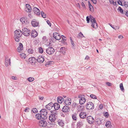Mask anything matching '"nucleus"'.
Listing matches in <instances>:
<instances>
[{
	"instance_id": "obj_1",
	"label": "nucleus",
	"mask_w": 128,
	"mask_h": 128,
	"mask_svg": "<svg viewBox=\"0 0 128 128\" xmlns=\"http://www.w3.org/2000/svg\"><path fill=\"white\" fill-rule=\"evenodd\" d=\"M14 39L16 41L18 42L22 35V32L20 30H16L14 32Z\"/></svg>"
},
{
	"instance_id": "obj_2",
	"label": "nucleus",
	"mask_w": 128,
	"mask_h": 128,
	"mask_svg": "<svg viewBox=\"0 0 128 128\" xmlns=\"http://www.w3.org/2000/svg\"><path fill=\"white\" fill-rule=\"evenodd\" d=\"M89 17H90V22H92V26L94 28H97L98 27V25L96 22V21L95 18L91 15Z\"/></svg>"
},
{
	"instance_id": "obj_3",
	"label": "nucleus",
	"mask_w": 128,
	"mask_h": 128,
	"mask_svg": "<svg viewBox=\"0 0 128 128\" xmlns=\"http://www.w3.org/2000/svg\"><path fill=\"white\" fill-rule=\"evenodd\" d=\"M22 32L23 34L26 36H29L30 34V30L26 28H24L22 29Z\"/></svg>"
},
{
	"instance_id": "obj_4",
	"label": "nucleus",
	"mask_w": 128,
	"mask_h": 128,
	"mask_svg": "<svg viewBox=\"0 0 128 128\" xmlns=\"http://www.w3.org/2000/svg\"><path fill=\"white\" fill-rule=\"evenodd\" d=\"M86 108L88 110H92L94 108V105L92 102H88L86 104Z\"/></svg>"
},
{
	"instance_id": "obj_5",
	"label": "nucleus",
	"mask_w": 128,
	"mask_h": 128,
	"mask_svg": "<svg viewBox=\"0 0 128 128\" xmlns=\"http://www.w3.org/2000/svg\"><path fill=\"white\" fill-rule=\"evenodd\" d=\"M54 52V50L52 47H49L46 50V52L49 55L52 54Z\"/></svg>"
},
{
	"instance_id": "obj_6",
	"label": "nucleus",
	"mask_w": 128,
	"mask_h": 128,
	"mask_svg": "<svg viewBox=\"0 0 128 128\" xmlns=\"http://www.w3.org/2000/svg\"><path fill=\"white\" fill-rule=\"evenodd\" d=\"M40 113L43 116L44 118L46 119L47 118L46 116L48 112L47 111L44 109H42L40 111Z\"/></svg>"
},
{
	"instance_id": "obj_7",
	"label": "nucleus",
	"mask_w": 128,
	"mask_h": 128,
	"mask_svg": "<svg viewBox=\"0 0 128 128\" xmlns=\"http://www.w3.org/2000/svg\"><path fill=\"white\" fill-rule=\"evenodd\" d=\"M5 66L7 67L9 65H11V62L10 59L9 58L8 56H6L5 57Z\"/></svg>"
},
{
	"instance_id": "obj_8",
	"label": "nucleus",
	"mask_w": 128,
	"mask_h": 128,
	"mask_svg": "<svg viewBox=\"0 0 128 128\" xmlns=\"http://www.w3.org/2000/svg\"><path fill=\"white\" fill-rule=\"evenodd\" d=\"M87 122L90 124H92L94 122V118L91 116H88L87 118Z\"/></svg>"
},
{
	"instance_id": "obj_9",
	"label": "nucleus",
	"mask_w": 128,
	"mask_h": 128,
	"mask_svg": "<svg viewBox=\"0 0 128 128\" xmlns=\"http://www.w3.org/2000/svg\"><path fill=\"white\" fill-rule=\"evenodd\" d=\"M47 124V122L45 121V120H42L38 123L39 125L43 127H45L46 126Z\"/></svg>"
},
{
	"instance_id": "obj_10",
	"label": "nucleus",
	"mask_w": 128,
	"mask_h": 128,
	"mask_svg": "<svg viewBox=\"0 0 128 128\" xmlns=\"http://www.w3.org/2000/svg\"><path fill=\"white\" fill-rule=\"evenodd\" d=\"M36 118L38 120H45L46 119L44 118L43 116L40 113V114H36Z\"/></svg>"
},
{
	"instance_id": "obj_11",
	"label": "nucleus",
	"mask_w": 128,
	"mask_h": 128,
	"mask_svg": "<svg viewBox=\"0 0 128 128\" xmlns=\"http://www.w3.org/2000/svg\"><path fill=\"white\" fill-rule=\"evenodd\" d=\"M32 25L34 27H36L38 26V22L36 20L33 19L31 22Z\"/></svg>"
},
{
	"instance_id": "obj_12",
	"label": "nucleus",
	"mask_w": 128,
	"mask_h": 128,
	"mask_svg": "<svg viewBox=\"0 0 128 128\" xmlns=\"http://www.w3.org/2000/svg\"><path fill=\"white\" fill-rule=\"evenodd\" d=\"M54 115H53L51 114L49 116V119L51 121L52 123L54 122L56 118V117L54 116Z\"/></svg>"
},
{
	"instance_id": "obj_13",
	"label": "nucleus",
	"mask_w": 128,
	"mask_h": 128,
	"mask_svg": "<svg viewBox=\"0 0 128 128\" xmlns=\"http://www.w3.org/2000/svg\"><path fill=\"white\" fill-rule=\"evenodd\" d=\"M53 36L54 37L56 40H60L61 38L60 34L57 32L54 33L53 34Z\"/></svg>"
},
{
	"instance_id": "obj_14",
	"label": "nucleus",
	"mask_w": 128,
	"mask_h": 128,
	"mask_svg": "<svg viewBox=\"0 0 128 128\" xmlns=\"http://www.w3.org/2000/svg\"><path fill=\"white\" fill-rule=\"evenodd\" d=\"M36 60L39 63H42L44 61V58L43 56H38V58L36 59Z\"/></svg>"
},
{
	"instance_id": "obj_15",
	"label": "nucleus",
	"mask_w": 128,
	"mask_h": 128,
	"mask_svg": "<svg viewBox=\"0 0 128 128\" xmlns=\"http://www.w3.org/2000/svg\"><path fill=\"white\" fill-rule=\"evenodd\" d=\"M71 99L70 98H67V99L64 100V103L66 105H69L70 104L72 101Z\"/></svg>"
},
{
	"instance_id": "obj_16",
	"label": "nucleus",
	"mask_w": 128,
	"mask_h": 128,
	"mask_svg": "<svg viewBox=\"0 0 128 128\" xmlns=\"http://www.w3.org/2000/svg\"><path fill=\"white\" fill-rule=\"evenodd\" d=\"M70 110V108L68 106H64L62 109V111L64 112H68Z\"/></svg>"
},
{
	"instance_id": "obj_17",
	"label": "nucleus",
	"mask_w": 128,
	"mask_h": 128,
	"mask_svg": "<svg viewBox=\"0 0 128 128\" xmlns=\"http://www.w3.org/2000/svg\"><path fill=\"white\" fill-rule=\"evenodd\" d=\"M26 7L25 8V10L27 12H30L32 11V8L28 4H26Z\"/></svg>"
},
{
	"instance_id": "obj_18",
	"label": "nucleus",
	"mask_w": 128,
	"mask_h": 128,
	"mask_svg": "<svg viewBox=\"0 0 128 128\" xmlns=\"http://www.w3.org/2000/svg\"><path fill=\"white\" fill-rule=\"evenodd\" d=\"M38 35V33L35 30H34L31 32V36L32 37L34 38L36 37Z\"/></svg>"
},
{
	"instance_id": "obj_19",
	"label": "nucleus",
	"mask_w": 128,
	"mask_h": 128,
	"mask_svg": "<svg viewBox=\"0 0 128 128\" xmlns=\"http://www.w3.org/2000/svg\"><path fill=\"white\" fill-rule=\"evenodd\" d=\"M34 14L37 15H39L40 12L39 9L36 7H34L33 9Z\"/></svg>"
},
{
	"instance_id": "obj_20",
	"label": "nucleus",
	"mask_w": 128,
	"mask_h": 128,
	"mask_svg": "<svg viewBox=\"0 0 128 128\" xmlns=\"http://www.w3.org/2000/svg\"><path fill=\"white\" fill-rule=\"evenodd\" d=\"M79 116L80 118L84 119L86 116V114L85 112H81Z\"/></svg>"
},
{
	"instance_id": "obj_21",
	"label": "nucleus",
	"mask_w": 128,
	"mask_h": 128,
	"mask_svg": "<svg viewBox=\"0 0 128 128\" xmlns=\"http://www.w3.org/2000/svg\"><path fill=\"white\" fill-rule=\"evenodd\" d=\"M53 107V104L52 102L50 103L45 106V107L48 110H50Z\"/></svg>"
},
{
	"instance_id": "obj_22",
	"label": "nucleus",
	"mask_w": 128,
	"mask_h": 128,
	"mask_svg": "<svg viewBox=\"0 0 128 128\" xmlns=\"http://www.w3.org/2000/svg\"><path fill=\"white\" fill-rule=\"evenodd\" d=\"M58 124L60 126L62 127L64 126V121L62 119H60L58 121Z\"/></svg>"
},
{
	"instance_id": "obj_23",
	"label": "nucleus",
	"mask_w": 128,
	"mask_h": 128,
	"mask_svg": "<svg viewBox=\"0 0 128 128\" xmlns=\"http://www.w3.org/2000/svg\"><path fill=\"white\" fill-rule=\"evenodd\" d=\"M86 101V99L84 97L81 98L79 99V102L80 104H84Z\"/></svg>"
},
{
	"instance_id": "obj_24",
	"label": "nucleus",
	"mask_w": 128,
	"mask_h": 128,
	"mask_svg": "<svg viewBox=\"0 0 128 128\" xmlns=\"http://www.w3.org/2000/svg\"><path fill=\"white\" fill-rule=\"evenodd\" d=\"M18 52H20L23 50V45L22 43H20L19 44V46L18 48Z\"/></svg>"
},
{
	"instance_id": "obj_25",
	"label": "nucleus",
	"mask_w": 128,
	"mask_h": 128,
	"mask_svg": "<svg viewBox=\"0 0 128 128\" xmlns=\"http://www.w3.org/2000/svg\"><path fill=\"white\" fill-rule=\"evenodd\" d=\"M53 107L55 110H58L60 108V106L59 104L57 103H55L53 104Z\"/></svg>"
},
{
	"instance_id": "obj_26",
	"label": "nucleus",
	"mask_w": 128,
	"mask_h": 128,
	"mask_svg": "<svg viewBox=\"0 0 128 128\" xmlns=\"http://www.w3.org/2000/svg\"><path fill=\"white\" fill-rule=\"evenodd\" d=\"M64 100L63 98L62 97L59 96L58 97L57 101L58 103H62Z\"/></svg>"
},
{
	"instance_id": "obj_27",
	"label": "nucleus",
	"mask_w": 128,
	"mask_h": 128,
	"mask_svg": "<svg viewBox=\"0 0 128 128\" xmlns=\"http://www.w3.org/2000/svg\"><path fill=\"white\" fill-rule=\"evenodd\" d=\"M83 125V123L82 122H78L77 123L76 128H80Z\"/></svg>"
},
{
	"instance_id": "obj_28",
	"label": "nucleus",
	"mask_w": 128,
	"mask_h": 128,
	"mask_svg": "<svg viewBox=\"0 0 128 128\" xmlns=\"http://www.w3.org/2000/svg\"><path fill=\"white\" fill-rule=\"evenodd\" d=\"M102 118H98L96 119V121L98 124L100 125L102 123Z\"/></svg>"
},
{
	"instance_id": "obj_29",
	"label": "nucleus",
	"mask_w": 128,
	"mask_h": 128,
	"mask_svg": "<svg viewBox=\"0 0 128 128\" xmlns=\"http://www.w3.org/2000/svg\"><path fill=\"white\" fill-rule=\"evenodd\" d=\"M118 10L122 14H125L126 13V11H124L120 7V6L118 7Z\"/></svg>"
},
{
	"instance_id": "obj_30",
	"label": "nucleus",
	"mask_w": 128,
	"mask_h": 128,
	"mask_svg": "<svg viewBox=\"0 0 128 128\" xmlns=\"http://www.w3.org/2000/svg\"><path fill=\"white\" fill-rule=\"evenodd\" d=\"M65 48L62 47L60 48L59 52H62L63 54H64L65 52Z\"/></svg>"
},
{
	"instance_id": "obj_31",
	"label": "nucleus",
	"mask_w": 128,
	"mask_h": 128,
	"mask_svg": "<svg viewBox=\"0 0 128 128\" xmlns=\"http://www.w3.org/2000/svg\"><path fill=\"white\" fill-rule=\"evenodd\" d=\"M111 125V122L110 121H107L106 123L105 126L107 127L108 128Z\"/></svg>"
},
{
	"instance_id": "obj_32",
	"label": "nucleus",
	"mask_w": 128,
	"mask_h": 128,
	"mask_svg": "<svg viewBox=\"0 0 128 128\" xmlns=\"http://www.w3.org/2000/svg\"><path fill=\"white\" fill-rule=\"evenodd\" d=\"M28 51L30 54H32L34 52V50L32 48L28 49Z\"/></svg>"
},
{
	"instance_id": "obj_33",
	"label": "nucleus",
	"mask_w": 128,
	"mask_h": 128,
	"mask_svg": "<svg viewBox=\"0 0 128 128\" xmlns=\"http://www.w3.org/2000/svg\"><path fill=\"white\" fill-rule=\"evenodd\" d=\"M84 37V36L82 34L81 32H80L78 34L77 36V38H80Z\"/></svg>"
},
{
	"instance_id": "obj_34",
	"label": "nucleus",
	"mask_w": 128,
	"mask_h": 128,
	"mask_svg": "<svg viewBox=\"0 0 128 128\" xmlns=\"http://www.w3.org/2000/svg\"><path fill=\"white\" fill-rule=\"evenodd\" d=\"M27 80L29 82H31L34 81V78L30 77L28 78L27 79Z\"/></svg>"
},
{
	"instance_id": "obj_35",
	"label": "nucleus",
	"mask_w": 128,
	"mask_h": 128,
	"mask_svg": "<svg viewBox=\"0 0 128 128\" xmlns=\"http://www.w3.org/2000/svg\"><path fill=\"white\" fill-rule=\"evenodd\" d=\"M32 58H29V62L32 64H34L35 61L34 60H32Z\"/></svg>"
},
{
	"instance_id": "obj_36",
	"label": "nucleus",
	"mask_w": 128,
	"mask_h": 128,
	"mask_svg": "<svg viewBox=\"0 0 128 128\" xmlns=\"http://www.w3.org/2000/svg\"><path fill=\"white\" fill-rule=\"evenodd\" d=\"M41 14L42 16L44 18H46V15L45 14L44 12L42 11L41 13Z\"/></svg>"
},
{
	"instance_id": "obj_37",
	"label": "nucleus",
	"mask_w": 128,
	"mask_h": 128,
	"mask_svg": "<svg viewBox=\"0 0 128 128\" xmlns=\"http://www.w3.org/2000/svg\"><path fill=\"white\" fill-rule=\"evenodd\" d=\"M56 110H54V111L51 110V113L52 114H51L53 115H54V116H56V118L57 117L56 115L57 114L56 113Z\"/></svg>"
},
{
	"instance_id": "obj_38",
	"label": "nucleus",
	"mask_w": 128,
	"mask_h": 128,
	"mask_svg": "<svg viewBox=\"0 0 128 128\" xmlns=\"http://www.w3.org/2000/svg\"><path fill=\"white\" fill-rule=\"evenodd\" d=\"M120 86L121 90L122 91H123L124 90V89L123 86V84L122 83H121L120 84Z\"/></svg>"
},
{
	"instance_id": "obj_39",
	"label": "nucleus",
	"mask_w": 128,
	"mask_h": 128,
	"mask_svg": "<svg viewBox=\"0 0 128 128\" xmlns=\"http://www.w3.org/2000/svg\"><path fill=\"white\" fill-rule=\"evenodd\" d=\"M76 114H74L72 115V118L73 120H77V118L76 116Z\"/></svg>"
},
{
	"instance_id": "obj_40",
	"label": "nucleus",
	"mask_w": 128,
	"mask_h": 128,
	"mask_svg": "<svg viewBox=\"0 0 128 128\" xmlns=\"http://www.w3.org/2000/svg\"><path fill=\"white\" fill-rule=\"evenodd\" d=\"M38 51L41 54L43 52V50L42 48L41 47H39L38 48Z\"/></svg>"
},
{
	"instance_id": "obj_41",
	"label": "nucleus",
	"mask_w": 128,
	"mask_h": 128,
	"mask_svg": "<svg viewBox=\"0 0 128 128\" xmlns=\"http://www.w3.org/2000/svg\"><path fill=\"white\" fill-rule=\"evenodd\" d=\"M21 57V58L24 59L26 57V55L22 53L20 54Z\"/></svg>"
},
{
	"instance_id": "obj_42",
	"label": "nucleus",
	"mask_w": 128,
	"mask_h": 128,
	"mask_svg": "<svg viewBox=\"0 0 128 128\" xmlns=\"http://www.w3.org/2000/svg\"><path fill=\"white\" fill-rule=\"evenodd\" d=\"M52 62V61H49L46 62L45 64V66H48V65L51 64Z\"/></svg>"
},
{
	"instance_id": "obj_43",
	"label": "nucleus",
	"mask_w": 128,
	"mask_h": 128,
	"mask_svg": "<svg viewBox=\"0 0 128 128\" xmlns=\"http://www.w3.org/2000/svg\"><path fill=\"white\" fill-rule=\"evenodd\" d=\"M32 110L34 113H36L38 112L37 109L36 108H34L32 109Z\"/></svg>"
},
{
	"instance_id": "obj_44",
	"label": "nucleus",
	"mask_w": 128,
	"mask_h": 128,
	"mask_svg": "<svg viewBox=\"0 0 128 128\" xmlns=\"http://www.w3.org/2000/svg\"><path fill=\"white\" fill-rule=\"evenodd\" d=\"M90 96L91 98H92L94 99H96V97L95 95H94L93 94H92L90 95Z\"/></svg>"
},
{
	"instance_id": "obj_45",
	"label": "nucleus",
	"mask_w": 128,
	"mask_h": 128,
	"mask_svg": "<svg viewBox=\"0 0 128 128\" xmlns=\"http://www.w3.org/2000/svg\"><path fill=\"white\" fill-rule=\"evenodd\" d=\"M86 20L88 23H89L90 22V18H89L88 16H87L86 17Z\"/></svg>"
},
{
	"instance_id": "obj_46",
	"label": "nucleus",
	"mask_w": 128,
	"mask_h": 128,
	"mask_svg": "<svg viewBox=\"0 0 128 128\" xmlns=\"http://www.w3.org/2000/svg\"><path fill=\"white\" fill-rule=\"evenodd\" d=\"M104 116L106 118H108L109 116L108 113L107 112H106L104 114Z\"/></svg>"
},
{
	"instance_id": "obj_47",
	"label": "nucleus",
	"mask_w": 128,
	"mask_h": 128,
	"mask_svg": "<svg viewBox=\"0 0 128 128\" xmlns=\"http://www.w3.org/2000/svg\"><path fill=\"white\" fill-rule=\"evenodd\" d=\"M76 105V103H73L72 104V106L73 108H75Z\"/></svg>"
},
{
	"instance_id": "obj_48",
	"label": "nucleus",
	"mask_w": 128,
	"mask_h": 128,
	"mask_svg": "<svg viewBox=\"0 0 128 128\" xmlns=\"http://www.w3.org/2000/svg\"><path fill=\"white\" fill-rule=\"evenodd\" d=\"M90 10V11L92 12L94 11V8L92 6L89 7Z\"/></svg>"
},
{
	"instance_id": "obj_49",
	"label": "nucleus",
	"mask_w": 128,
	"mask_h": 128,
	"mask_svg": "<svg viewBox=\"0 0 128 128\" xmlns=\"http://www.w3.org/2000/svg\"><path fill=\"white\" fill-rule=\"evenodd\" d=\"M61 37L64 40H66V37L65 36H63V35H62L61 36Z\"/></svg>"
},
{
	"instance_id": "obj_50",
	"label": "nucleus",
	"mask_w": 128,
	"mask_h": 128,
	"mask_svg": "<svg viewBox=\"0 0 128 128\" xmlns=\"http://www.w3.org/2000/svg\"><path fill=\"white\" fill-rule=\"evenodd\" d=\"M46 22L47 24L49 26L51 27V24L50 22V21L49 20H47L46 21Z\"/></svg>"
},
{
	"instance_id": "obj_51",
	"label": "nucleus",
	"mask_w": 128,
	"mask_h": 128,
	"mask_svg": "<svg viewBox=\"0 0 128 128\" xmlns=\"http://www.w3.org/2000/svg\"><path fill=\"white\" fill-rule=\"evenodd\" d=\"M118 3L120 5L122 6V2L120 0H119L118 1Z\"/></svg>"
},
{
	"instance_id": "obj_52",
	"label": "nucleus",
	"mask_w": 128,
	"mask_h": 128,
	"mask_svg": "<svg viewBox=\"0 0 128 128\" xmlns=\"http://www.w3.org/2000/svg\"><path fill=\"white\" fill-rule=\"evenodd\" d=\"M25 19V18H21L20 19V20L22 22V23H24L23 22L24 21V20Z\"/></svg>"
},
{
	"instance_id": "obj_53",
	"label": "nucleus",
	"mask_w": 128,
	"mask_h": 128,
	"mask_svg": "<svg viewBox=\"0 0 128 128\" xmlns=\"http://www.w3.org/2000/svg\"><path fill=\"white\" fill-rule=\"evenodd\" d=\"M91 0L94 4H96L97 3V1L96 0Z\"/></svg>"
},
{
	"instance_id": "obj_54",
	"label": "nucleus",
	"mask_w": 128,
	"mask_h": 128,
	"mask_svg": "<svg viewBox=\"0 0 128 128\" xmlns=\"http://www.w3.org/2000/svg\"><path fill=\"white\" fill-rule=\"evenodd\" d=\"M30 109L29 108H25L24 111L26 112H29V110Z\"/></svg>"
},
{
	"instance_id": "obj_55",
	"label": "nucleus",
	"mask_w": 128,
	"mask_h": 128,
	"mask_svg": "<svg viewBox=\"0 0 128 128\" xmlns=\"http://www.w3.org/2000/svg\"><path fill=\"white\" fill-rule=\"evenodd\" d=\"M39 98L40 100H42L44 98L43 96H39Z\"/></svg>"
},
{
	"instance_id": "obj_56",
	"label": "nucleus",
	"mask_w": 128,
	"mask_h": 128,
	"mask_svg": "<svg viewBox=\"0 0 128 128\" xmlns=\"http://www.w3.org/2000/svg\"><path fill=\"white\" fill-rule=\"evenodd\" d=\"M103 107V106L102 104H100V105L99 106V108L101 109H102V108Z\"/></svg>"
},
{
	"instance_id": "obj_57",
	"label": "nucleus",
	"mask_w": 128,
	"mask_h": 128,
	"mask_svg": "<svg viewBox=\"0 0 128 128\" xmlns=\"http://www.w3.org/2000/svg\"><path fill=\"white\" fill-rule=\"evenodd\" d=\"M123 38V36L122 35H120L118 36V38L119 39H122Z\"/></svg>"
},
{
	"instance_id": "obj_58",
	"label": "nucleus",
	"mask_w": 128,
	"mask_h": 128,
	"mask_svg": "<svg viewBox=\"0 0 128 128\" xmlns=\"http://www.w3.org/2000/svg\"><path fill=\"white\" fill-rule=\"evenodd\" d=\"M24 22L22 24H26L27 23V21L25 19L24 20Z\"/></svg>"
},
{
	"instance_id": "obj_59",
	"label": "nucleus",
	"mask_w": 128,
	"mask_h": 128,
	"mask_svg": "<svg viewBox=\"0 0 128 128\" xmlns=\"http://www.w3.org/2000/svg\"><path fill=\"white\" fill-rule=\"evenodd\" d=\"M106 84L108 86H110L111 85V84L109 82H107Z\"/></svg>"
},
{
	"instance_id": "obj_60",
	"label": "nucleus",
	"mask_w": 128,
	"mask_h": 128,
	"mask_svg": "<svg viewBox=\"0 0 128 128\" xmlns=\"http://www.w3.org/2000/svg\"><path fill=\"white\" fill-rule=\"evenodd\" d=\"M12 78L14 80H16V77L14 76H12Z\"/></svg>"
},
{
	"instance_id": "obj_61",
	"label": "nucleus",
	"mask_w": 128,
	"mask_h": 128,
	"mask_svg": "<svg viewBox=\"0 0 128 128\" xmlns=\"http://www.w3.org/2000/svg\"><path fill=\"white\" fill-rule=\"evenodd\" d=\"M111 27L112 28H113L115 29V30H116V29H119V28L118 27H116V28H115L114 27H113L111 26Z\"/></svg>"
},
{
	"instance_id": "obj_62",
	"label": "nucleus",
	"mask_w": 128,
	"mask_h": 128,
	"mask_svg": "<svg viewBox=\"0 0 128 128\" xmlns=\"http://www.w3.org/2000/svg\"><path fill=\"white\" fill-rule=\"evenodd\" d=\"M125 14H126V16L128 17V11H127L126 12Z\"/></svg>"
},
{
	"instance_id": "obj_63",
	"label": "nucleus",
	"mask_w": 128,
	"mask_h": 128,
	"mask_svg": "<svg viewBox=\"0 0 128 128\" xmlns=\"http://www.w3.org/2000/svg\"><path fill=\"white\" fill-rule=\"evenodd\" d=\"M83 96H82L80 94L78 96V98H81L83 97Z\"/></svg>"
},
{
	"instance_id": "obj_64",
	"label": "nucleus",
	"mask_w": 128,
	"mask_h": 128,
	"mask_svg": "<svg viewBox=\"0 0 128 128\" xmlns=\"http://www.w3.org/2000/svg\"><path fill=\"white\" fill-rule=\"evenodd\" d=\"M88 6L89 7L92 6L91 5V4L90 2L88 1Z\"/></svg>"
}]
</instances>
